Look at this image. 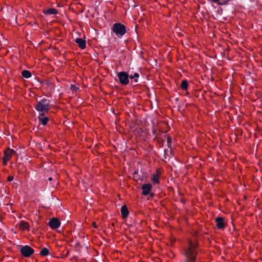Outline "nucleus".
<instances>
[{"mask_svg": "<svg viewBox=\"0 0 262 262\" xmlns=\"http://www.w3.org/2000/svg\"><path fill=\"white\" fill-rule=\"evenodd\" d=\"M197 244L192 241H189L188 247L185 249L184 253L185 262H195L198 254L196 250Z\"/></svg>", "mask_w": 262, "mask_h": 262, "instance_id": "nucleus-1", "label": "nucleus"}, {"mask_svg": "<svg viewBox=\"0 0 262 262\" xmlns=\"http://www.w3.org/2000/svg\"><path fill=\"white\" fill-rule=\"evenodd\" d=\"M112 30L118 37L122 36L126 32L124 25L120 23H115L113 25Z\"/></svg>", "mask_w": 262, "mask_h": 262, "instance_id": "nucleus-2", "label": "nucleus"}, {"mask_svg": "<svg viewBox=\"0 0 262 262\" xmlns=\"http://www.w3.org/2000/svg\"><path fill=\"white\" fill-rule=\"evenodd\" d=\"M35 108L39 112H47L50 109V102L47 99H41L38 102L35 106Z\"/></svg>", "mask_w": 262, "mask_h": 262, "instance_id": "nucleus-3", "label": "nucleus"}, {"mask_svg": "<svg viewBox=\"0 0 262 262\" xmlns=\"http://www.w3.org/2000/svg\"><path fill=\"white\" fill-rule=\"evenodd\" d=\"M118 77L119 82L123 85H126L129 83L128 78L129 76L125 72H121L118 73Z\"/></svg>", "mask_w": 262, "mask_h": 262, "instance_id": "nucleus-4", "label": "nucleus"}, {"mask_svg": "<svg viewBox=\"0 0 262 262\" xmlns=\"http://www.w3.org/2000/svg\"><path fill=\"white\" fill-rule=\"evenodd\" d=\"M16 154L15 151L10 148H7L4 152V156L3 158V164L6 165L7 162L10 160L12 156Z\"/></svg>", "mask_w": 262, "mask_h": 262, "instance_id": "nucleus-5", "label": "nucleus"}, {"mask_svg": "<svg viewBox=\"0 0 262 262\" xmlns=\"http://www.w3.org/2000/svg\"><path fill=\"white\" fill-rule=\"evenodd\" d=\"M21 254L25 257H30L33 253L34 250L29 246H25L20 248Z\"/></svg>", "mask_w": 262, "mask_h": 262, "instance_id": "nucleus-6", "label": "nucleus"}, {"mask_svg": "<svg viewBox=\"0 0 262 262\" xmlns=\"http://www.w3.org/2000/svg\"><path fill=\"white\" fill-rule=\"evenodd\" d=\"M60 223L59 220L55 217L51 219L49 222V225L53 229H56L60 226Z\"/></svg>", "mask_w": 262, "mask_h": 262, "instance_id": "nucleus-7", "label": "nucleus"}, {"mask_svg": "<svg viewBox=\"0 0 262 262\" xmlns=\"http://www.w3.org/2000/svg\"><path fill=\"white\" fill-rule=\"evenodd\" d=\"M215 222L216 223V226L219 229H222L226 227V224L223 217H218L216 218Z\"/></svg>", "mask_w": 262, "mask_h": 262, "instance_id": "nucleus-8", "label": "nucleus"}, {"mask_svg": "<svg viewBox=\"0 0 262 262\" xmlns=\"http://www.w3.org/2000/svg\"><path fill=\"white\" fill-rule=\"evenodd\" d=\"M152 186L150 184H144L142 185V194L144 195H146L149 193L151 190Z\"/></svg>", "mask_w": 262, "mask_h": 262, "instance_id": "nucleus-9", "label": "nucleus"}, {"mask_svg": "<svg viewBox=\"0 0 262 262\" xmlns=\"http://www.w3.org/2000/svg\"><path fill=\"white\" fill-rule=\"evenodd\" d=\"M38 118L39 121L43 125H46L49 121L48 117H45L44 114L43 113L39 114L38 117Z\"/></svg>", "mask_w": 262, "mask_h": 262, "instance_id": "nucleus-10", "label": "nucleus"}, {"mask_svg": "<svg viewBox=\"0 0 262 262\" xmlns=\"http://www.w3.org/2000/svg\"><path fill=\"white\" fill-rule=\"evenodd\" d=\"M75 42L78 44L79 47L82 49H84L86 47L85 41L81 38H76Z\"/></svg>", "mask_w": 262, "mask_h": 262, "instance_id": "nucleus-11", "label": "nucleus"}, {"mask_svg": "<svg viewBox=\"0 0 262 262\" xmlns=\"http://www.w3.org/2000/svg\"><path fill=\"white\" fill-rule=\"evenodd\" d=\"M19 228L23 230H29V225L28 223L25 221H21L18 224Z\"/></svg>", "mask_w": 262, "mask_h": 262, "instance_id": "nucleus-12", "label": "nucleus"}, {"mask_svg": "<svg viewBox=\"0 0 262 262\" xmlns=\"http://www.w3.org/2000/svg\"><path fill=\"white\" fill-rule=\"evenodd\" d=\"M121 212L123 218L124 219L127 217L128 214V211L126 205H123L121 207Z\"/></svg>", "mask_w": 262, "mask_h": 262, "instance_id": "nucleus-13", "label": "nucleus"}, {"mask_svg": "<svg viewBox=\"0 0 262 262\" xmlns=\"http://www.w3.org/2000/svg\"><path fill=\"white\" fill-rule=\"evenodd\" d=\"M57 13V10L54 8H50L44 11V13L48 15L56 14Z\"/></svg>", "mask_w": 262, "mask_h": 262, "instance_id": "nucleus-14", "label": "nucleus"}, {"mask_svg": "<svg viewBox=\"0 0 262 262\" xmlns=\"http://www.w3.org/2000/svg\"><path fill=\"white\" fill-rule=\"evenodd\" d=\"M21 74L23 76L26 78H29L31 76V74L30 71L28 70H24Z\"/></svg>", "mask_w": 262, "mask_h": 262, "instance_id": "nucleus-15", "label": "nucleus"}, {"mask_svg": "<svg viewBox=\"0 0 262 262\" xmlns=\"http://www.w3.org/2000/svg\"><path fill=\"white\" fill-rule=\"evenodd\" d=\"M49 251L47 248H42L40 251V254L42 256H47L49 255Z\"/></svg>", "mask_w": 262, "mask_h": 262, "instance_id": "nucleus-16", "label": "nucleus"}, {"mask_svg": "<svg viewBox=\"0 0 262 262\" xmlns=\"http://www.w3.org/2000/svg\"><path fill=\"white\" fill-rule=\"evenodd\" d=\"M181 87L183 90H186L188 87V83L186 80H183L181 84Z\"/></svg>", "mask_w": 262, "mask_h": 262, "instance_id": "nucleus-17", "label": "nucleus"}, {"mask_svg": "<svg viewBox=\"0 0 262 262\" xmlns=\"http://www.w3.org/2000/svg\"><path fill=\"white\" fill-rule=\"evenodd\" d=\"M139 75L138 73H135L133 75H130L129 78L130 79H135L134 81L135 82H137L138 81V78L139 77Z\"/></svg>", "mask_w": 262, "mask_h": 262, "instance_id": "nucleus-18", "label": "nucleus"}, {"mask_svg": "<svg viewBox=\"0 0 262 262\" xmlns=\"http://www.w3.org/2000/svg\"><path fill=\"white\" fill-rule=\"evenodd\" d=\"M70 89L73 92H76L79 90V88L75 85L71 84Z\"/></svg>", "mask_w": 262, "mask_h": 262, "instance_id": "nucleus-19", "label": "nucleus"}, {"mask_svg": "<svg viewBox=\"0 0 262 262\" xmlns=\"http://www.w3.org/2000/svg\"><path fill=\"white\" fill-rule=\"evenodd\" d=\"M152 181L155 184H158L159 183V177L157 175H153L152 177Z\"/></svg>", "mask_w": 262, "mask_h": 262, "instance_id": "nucleus-20", "label": "nucleus"}, {"mask_svg": "<svg viewBox=\"0 0 262 262\" xmlns=\"http://www.w3.org/2000/svg\"><path fill=\"white\" fill-rule=\"evenodd\" d=\"M171 138L170 137H168L167 138V144H168V146H170V143L171 142Z\"/></svg>", "mask_w": 262, "mask_h": 262, "instance_id": "nucleus-21", "label": "nucleus"}, {"mask_svg": "<svg viewBox=\"0 0 262 262\" xmlns=\"http://www.w3.org/2000/svg\"><path fill=\"white\" fill-rule=\"evenodd\" d=\"M13 179H14V178H13V176H9L8 177V181H9V182H11V181H12L13 180Z\"/></svg>", "mask_w": 262, "mask_h": 262, "instance_id": "nucleus-22", "label": "nucleus"}, {"mask_svg": "<svg viewBox=\"0 0 262 262\" xmlns=\"http://www.w3.org/2000/svg\"><path fill=\"white\" fill-rule=\"evenodd\" d=\"M92 225H93V226L94 228H97V225H96L95 222H93Z\"/></svg>", "mask_w": 262, "mask_h": 262, "instance_id": "nucleus-23", "label": "nucleus"}, {"mask_svg": "<svg viewBox=\"0 0 262 262\" xmlns=\"http://www.w3.org/2000/svg\"><path fill=\"white\" fill-rule=\"evenodd\" d=\"M49 181H52V178L51 177L49 178Z\"/></svg>", "mask_w": 262, "mask_h": 262, "instance_id": "nucleus-24", "label": "nucleus"}, {"mask_svg": "<svg viewBox=\"0 0 262 262\" xmlns=\"http://www.w3.org/2000/svg\"><path fill=\"white\" fill-rule=\"evenodd\" d=\"M150 195H151V196H153V194H152V193H151V194H150Z\"/></svg>", "mask_w": 262, "mask_h": 262, "instance_id": "nucleus-25", "label": "nucleus"}]
</instances>
